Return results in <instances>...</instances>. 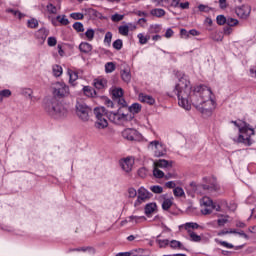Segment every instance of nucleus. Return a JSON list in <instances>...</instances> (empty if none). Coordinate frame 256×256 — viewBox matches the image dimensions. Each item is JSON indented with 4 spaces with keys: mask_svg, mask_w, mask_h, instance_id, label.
Wrapping results in <instances>:
<instances>
[{
    "mask_svg": "<svg viewBox=\"0 0 256 256\" xmlns=\"http://www.w3.org/2000/svg\"><path fill=\"white\" fill-rule=\"evenodd\" d=\"M202 187H203L204 195L209 191H217V185L215 184H212V185L202 184Z\"/></svg>",
    "mask_w": 256,
    "mask_h": 256,
    "instance_id": "nucleus-32",
    "label": "nucleus"
},
{
    "mask_svg": "<svg viewBox=\"0 0 256 256\" xmlns=\"http://www.w3.org/2000/svg\"><path fill=\"white\" fill-rule=\"evenodd\" d=\"M115 69H116L115 63L107 62L105 64V71H106V73H113V71H115Z\"/></svg>",
    "mask_w": 256,
    "mask_h": 256,
    "instance_id": "nucleus-39",
    "label": "nucleus"
},
{
    "mask_svg": "<svg viewBox=\"0 0 256 256\" xmlns=\"http://www.w3.org/2000/svg\"><path fill=\"white\" fill-rule=\"evenodd\" d=\"M173 35H174L173 29L168 28L165 32L164 37H166V39H171V37H173Z\"/></svg>",
    "mask_w": 256,
    "mask_h": 256,
    "instance_id": "nucleus-63",
    "label": "nucleus"
},
{
    "mask_svg": "<svg viewBox=\"0 0 256 256\" xmlns=\"http://www.w3.org/2000/svg\"><path fill=\"white\" fill-rule=\"evenodd\" d=\"M129 199H135L137 197V190L135 188H128Z\"/></svg>",
    "mask_w": 256,
    "mask_h": 256,
    "instance_id": "nucleus-52",
    "label": "nucleus"
},
{
    "mask_svg": "<svg viewBox=\"0 0 256 256\" xmlns=\"http://www.w3.org/2000/svg\"><path fill=\"white\" fill-rule=\"evenodd\" d=\"M186 192L190 197H195V195H204L203 192V184H197L195 182H191L186 187Z\"/></svg>",
    "mask_w": 256,
    "mask_h": 256,
    "instance_id": "nucleus-10",
    "label": "nucleus"
},
{
    "mask_svg": "<svg viewBox=\"0 0 256 256\" xmlns=\"http://www.w3.org/2000/svg\"><path fill=\"white\" fill-rule=\"evenodd\" d=\"M211 90H204L202 94H204L205 100L202 104V109H198L204 117H211L213 114V110L215 109V101L211 99Z\"/></svg>",
    "mask_w": 256,
    "mask_h": 256,
    "instance_id": "nucleus-5",
    "label": "nucleus"
},
{
    "mask_svg": "<svg viewBox=\"0 0 256 256\" xmlns=\"http://www.w3.org/2000/svg\"><path fill=\"white\" fill-rule=\"evenodd\" d=\"M48 47H55V45H57V38L51 36V37H48Z\"/></svg>",
    "mask_w": 256,
    "mask_h": 256,
    "instance_id": "nucleus-56",
    "label": "nucleus"
},
{
    "mask_svg": "<svg viewBox=\"0 0 256 256\" xmlns=\"http://www.w3.org/2000/svg\"><path fill=\"white\" fill-rule=\"evenodd\" d=\"M144 213L146 217H150L151 215H153V213H157V203L150 202L146 204L144 207Z\"/></svg>",
    "mask_w": 256,
    "mask_h": 256,
    "instance_id": "nucleus-13",
    "label": "nucleus"
},
{
    "mask_svg": "<svg viewBox=\"0 0 256 256\" xmlns=\"http://www.w3.org/2000/svg\"><path fill=\"white\" fill-rule=\"evenodd\" d=\"M149 146L152 147L155 157H163L167 155V148L161 142L155 140L149 143Z\"/></svg>",
    "mask_w": 256,
    "mask_h": 256,
    "instance_id": "nucleus-9",
    "label": "nucleus"
},
{
    "mask_svg": "<svg viewBox=\"0 0 256 256\" xmlns=\"http://www.w3.org/2000/svg\"><path fill=\"white\" fill-rule=\"evenodd\" d=\"M113 39V33L107 32L104 37V43L111 45V41Z\"/></svg>",
    "mask_w": 256,
    "mask_h": 256,
    "instance_id": "nucleus-51",
    "label": "nucleus"
},
{
    "mask_svg": "<svg viewBox=\"0 0 256 256\" xmlns=\"http://www.w3.org/2000/svg\"><path fill=\"white\" fill-rule=\"evenodd\" d=\"M94 87H95V89H98L99 91L105 89V87H107V80H105V79H95L94 80Z\"/></svg>",
    "mask_w": 256,
    "mask_h": 256,
    "instance_id": "nucleus-23",
    "label": "nucleus"
},
{
    "mask_svg": "<svg viewBox=\"0 0 256 256\" xmlns=\"http://www.w3.org/2000/svg\"><path fill=\"white\" fill-rule=\"evenodd\" d=\"M118 99V105H122V107H120V109H125V107H127V102L125 101V99L122 97L117 98Z\"/></svg>",
    "mask_w": 256,
    "mask_h": 256,
    "instance_id": "nucleus-62",
    "label": "nucleus"
},
{
    "mask_svg": "<svg viewBox=\"0 0 256 256\" xmlns=\"http://www.w3.org/2000/svg\"><path fill=\"white\" fill-rule=\"evenodd\" d=\"M150 13L153 15V17H164L165 15V11L161 8L152 9Z\"/></svg>",
    "mask_w": 256,
    "mask_h": 256,
    "instance_id": "nucleus-28",
    "label": "nucleus"
},
{
    "mask_svg": "<svg viewBox=\"0 0 256 256\" xmlns=\"http://www.w3.org/2000/svg\"><path fill=\"white\" fill-rule=\"evenodd\" d=\"M79 51L80 53H84V55H89L93 51V45L88 42H81L79 44Z\"/></svg>",
    "mask_w": 256,
    "mask_h": 256,
    "instance_id": "nucleus-17",
    "label": "nucleus"
},
{
    "mask_svg": "<svg viewBox=\"0 0 256 256\" xmlns=\"http://www.w3.org/2000/svg\"><path fill=\"white\" fill-rule=\"evenodd\" d=\"M216 23L218 25H225V23H227V18L224 15H218L216 17Z\"/></svg>",
    "mask_w": 256,
    "mask_h": 256,
    "instance_id": "nucleus-48",
    "label": "nucleus"
},
{
    "mask_svg": "<svg viewBox=\"0 0 256 256\" xmlns=\"http://www.w3.org/2000/svg\"><path fill=\"white\" fill-rule=\"evenodd\" d=\"M71 19H74V21H81L85 19V15L81 12H74L70 14Z\"/></svg>",
    "mask_w": 256,
    "mask_h": 256,
    "instance_id": "nucleus-33",
    "label": "nucleus"
},
{
    "mask_svg": "<svg viewBox=\"0 0 256 256\" xmlns=\"http://www.w3.org/2000/svg\"><path fill=\"white\" fill-rule=\"evenodd\" d=\"M85 36L86 38L88 39V41H93V39H95V30L93 29H88L86 32H85Z\"/></svg>",
    "mask_w": 256,
    "mask_h": 256,
    "instance_id": "nucleus-43",
    "label": "nucleus"
},
{
    "mask_svg": "<svg viewBox=\"0 0 256 256\" xmlns=\"http://www.w3.org/2000/svg\"><path fill=\"white\" fill-rule=\"evenodd\" d=\"M236 15L240 17V19H247V17L251 15V6L242 5L236 8Z\"/></svg>",
    "mask_w": 256,
    "mask_h": 256,
    "instance_id": "nucleus-12",
    "label": "nucleus"
},
{
    "mask_svg": "<svg viewBox=\"0 0 256 256\" xmlns=\"http://www.w3.org/2000/svg\"><path fill=\"white\" fill-rule=\"evenodd\" d=\"M138 99L141 103H147V105H155V98L151 95L140 93Z\"/></svg>",
    "mask_w": 256,
    "mask_h": 256,
    "instance_id": "nucleus-14",
    "label": "nucleus"
},
{
    "mask_svg": "<svg viewBox=\"0 0 256 256\" xmlns=\"http://www.w3.org/2000/svg\"><path fill=\"white\" fill-rule=\"evenodd\" d=\"M53 95L55 98L58 97V99L69 97V86L64 82H57L53 87Z\"/></svg>",
    "mask_w": 256,
    "mask_h": 256,
    "instance_id": "nucleus-6",
    "label": "nucleus"
},
{
    "mask_svg": "<svg viewBox=\"0 0 256 256\" xmlns=\"http://www.w3.org/2000/svg\"><path fill=\"white\" fill-rule=\"evenodd\" d=\"M112 95H113V97H115V99H119V98L123 97V89L115 88L112 91Z\"/></svg>",
    "mask_w": 256,
    "mask_h": 256,
    "instance_id": "nucleus-42",
    "label": "nucleus"
},
{
    "mask_svg": "<svg viewBox=\"0 0 256 256\" xmlns=\"http://www.w3.org/2000/svg\"><path fill=\"white\" fill-rule=\"evenodd\" d=\"M156 167H161L164 169H169L173 167V162H169L165 159H161L158 162H156Z\"/></svg>",
    "mask_w": 256,
    "mask_h": 256,
    "instance_id": "nucleus-24",
    "label": "nucleus"
},
{
    "mask_svg": "<svg viewBox=\"0 0 256 256\" xmlns=\"http://www.w3.org/2000/svg\"><path fill=\"white\" fill-rule=\"evenodd\" d=\"M28 27L30 29H36V27H39V22L37 21V19L32 18L28 20Z\"/></svg>",
    "mask_w": 256,
    "mask_h": 256,
    "instance_id": "nucleus-45",
    "label": "nucleus"
},
{
    "mask_svg": "<svg viewBox=\"0 0 256 256\" xmlns=\"http://www.w3.org/2000/svg\"><path fill=\"white\" fill-rule=\"evenodd\" d=\"M170 247L172 249H185V247H183V244L177 240H172L170 242Z\"/></svg>",
    "mask_w": 256,
    "mask_h": 256,
    "instance_id": "nucleus-37",
    "label": "nucleus"
},
{
    "mask_svg": "<svg viewBox=\"0 0 256 256\" xmlns=\"http://www.w3.org/2000/svg\"><path fill=\"white\" fill-rule=\"evenodd\" d=\"M213 204H214L213 200L207 196H204L201 199V205H204V207H212Z\"/></svg>",
    "mask_w": 256,
    "mask_h": 256,
    "instance_id": "nucleus-31",
    "label": "nucleus"
},
{
    "mask_svg": "<svg viewBox=\"0 0 256 256\" xmlns=\"http://www.w3.org/2000/svg\"><path fill=\"white\" fill-rule=\"evenodd\" d=\"M112 47L116 49V51H121L123 49V40L117 39L113 42Z\"/></svg>",
    "mask_w": 256,
    "mask_h": 256,
    "instance_id": "nucleus-36",
    "label": "nucleus"
},
{
    "mask_svg": "<svg viewBox=\"0 0 256 256\" xmlns=\"http://www.w3.org/2000/svg\"><path fill=\"white\" fill-rule=\"evenodd\" d=\"M67 74L69 75V83H71V85H75V84H73V82H75L79 79V74H77V72H75L69 68L67 70Z\"/></svg>",
    "mask_w": 256,
    "mask_h": 256,
    "instance_id": "nucleus-25",
    "label": "nucleus"
},
{
    "mask_svg": "<svg viewBox=\"0 0 256 256\" xmlns=\"http://www.w3.org/2000/svg\"><path fill=\"white\" fill-rule=\"evenodd\" d=\"M122 136L128 141H137L139 139V132L135 129L127 128L122 132Z\"/></svg>",
    "mask_w": 256,
    "mask_h": 256,
    "instance_id": "nucleus-11",
    "label": "nucleus"
},
{
    "mask_svg": "<svg viewBox=\"0 0 256 256\" xmlns=\"http://www.w3.org/2000/svg\"><path fill=\"white\" fill-rule=\"evenodd\" d=\"M153 175L156 179H163L165 177V173L158 168H154Z\"/></svg>",
    "mask_w": 256,
    "mask_h": 256,
    "instance_id": "nucleus-44",
    "label": "nucleus"
},
{
    "mask_svg": "<svg viewBox=\"0 0 256 256\" xmlns=\"http://www.w3.org/2000/svg\"><path fill=\"white\" fill-rule=\"evenodd\" d=\"M10 95H11V90H9V89L1 90L0 91V103L3 102V99L9 98Z\"/></svg>",
    "mask_w": 256,
    "mask_h": 256,
    "instance_id": "nucleus-34",
    "label": "nucleus"
},
{
    "mask_svg": "<svg viewBox=\"0 0 256 256\" xmlns=\"http://www.w3.org/2000/svg\"><path fill=\"white\" fill-rule=\"evenodd\" d=\"M235 127L239 129L240 135H239V141L240 143H244V145H251V136L255 135V130L251 127H249V124L245 121L239 120L237 121H231Z\"/></svg>",
    "mask_w": 256,
    "mask_h": 256,
    "instance_id": "nucleus-4",
    "label": "nucleus"
},
{
    "mask_svg": "<svg viewBox=\"0 0 256 256\" xmlns=\"http://www.w3.org/2000/svg\"><path fill=\"white\" fill-rule=\"evenodd\" d=\"M176 77L179 79V82L176 84L174 91L178 98L179 107L190 111L192 103L197 111L203 109V103L205 101L203 92L209 89L204 86H197L194 88L193 94L191 95V81L189 80V76L177 72Z\"/></svg>",
    "mask_w": 256,
    "mask_h": 256,
    "instance_id": "nucleus-1",
    "label": "nucleus"
},
{
    "mask_svg": "<svg viewBox=\"0 0 256 256\" xmlns=\"http://www.w3.org/2000/svg\"><path fill=\"white\" fill-rule=\"evenodd\" d=\"M219 227H224L226 223H229V216L217 220Z\"/></svg>",
    "mask_w": 256,
    "mask_h": 256,
    "instance_id": "nucleus-54",
    "label": "nucleus"
},
{
    "mask_svg": "<svg viewBox=\"0 0 256 256\" xmlns=\"http://www.w3.org/2000/svg\"><path fill=\"white\" fill-rule=\"evenodd\" d=\"M91 113V108L87 106L84 102L76 103V114L81 119V121H89V114Z\"/></svg>",
    "mask_w": 256,
    "mask_h": 256,
    "instance_id": "nucleus-7",
    "label": "nucleus"
},
{
    "mask_svg": "<svg viewBox=\"0 0 256 256\" xmlns=\"http://www.w3.org/2000/svg\"><path fill=\"white\" fill-rule=\"evenodd\" d=\"M199 227V224L195 222H189L185 224V229H197Z\"/></svg>",
    "mask_w": 256,
    "mask_h": 256,
    "instance_id": "nucleus-61",
    "label": "nucleus"
},
{
    "mask_svg": "<svg viewBox=\"0 0 256 256\" xmlns=\"http://www.w3.org/2000/svg\"><path fill=\"white\" fill-rule=\"evenodd\" d=\"M198 10L201 11V13H209V11H213V8L204 4H200L198 6Z\"/></svg>",
    "mask_w": 256,
    "mask_h": 256,
    "instance_id": "nucleus-47",
    "label": "nucleus"
},
{
    "mask_svg": "<svg viewBox=\"0 0 256 256\" xmlns=\"http://www.w3.org/2000/svg\"><path fill=\"white\" fill-rule=\"evenodd\" d=\"M226 24L228 25V27H235V25L239 24V20L228 17L226 18Z\"/></svg>",
    "mask_w": 256,
    "mask_h": 256,
    "instance_id": "nucleus-41",
    "label": "nucleus"
},
{
    "mask_svg": "<svg viewBox=\"0 0 256 256\" xmlns=\"http://www.w3.org/2000/svg\"><path fill=\"white\" fill-rule=\"evenodd\" d=\"M120 75L124 83H131V70L129 68L121 70Z\"/></svg>",
    "mask_w": 256,
    "mask_h": 256,
    "instance_id": "nucleus-20",
    "label": "nucleus"
},
{
    "mask_svg": "<svg viewBox=\"0 0 256 256\" xmlns=\"http://www.w3.org/2000/svg\"><path fill=\"white\" fill-rule=\"evenodd\" d=\"M216 241L222 247H226V249H235L236 251H239V249H243L245 247V245L234 246L233 244L228 243L227 241H219V240H216Z\"/></svg>",
    "mask_w": 256,
    "mask_h": 256,
    "instance_id": "nucleus-22",
    "label": "nucleus"
},
{
    "mask_svg": "<svg viewBox=\"0 0 256 256\" xmlns=\"http://www.w3.org/2000/svg\"><path fill=\"white\" fill-rule=\"evenodd\" d=\"M73 251H78V252H87V251H93V253H95V248L91 247V246H87V247H80V248H71L68 250L69 253L73 252Z\"/></svg>",
    "mask_w": 256,
    "mask_h": 256,
    "instance_id": "nucleus-27",
    "label": "nucleus"
},
{
    "mask_svg": "<svg viewBox=\"0 0 256 256\" xmlns=\"http://www.w3.org/2000/svg\"><path fill=\"white\" fill-rule=\"evenodd\" d=\"M120 165L123 171L129 173L133 169V160L126 158L120 162Z\"/></svg>",
    "mask_w": 256,
    "mask_h": 256,
    "instance_id": "nucleus-16",
    "label": "nucleus"
},
{
    "mask_svg": "<svg viewBox=\"0 0 256 256\" xmlns=\"http://www.w3.org/2000/svg\"><path fill=\"white\" fill-rule=\"evenodd\" d=\"M138 39H139V43L141 45H145L147 43V41H149V37L144 36L143 34H138Z\"/></svg>",
    "mask_w": 256,
    "mask_h": 256,
    "instance_id": "nucleus-53",
    "label": "nucleus"
},
{
    "mask_svg": "<svg viewBox=\"0 0 256 256\" xmlns=\"http://www.w3.org/2000/svg\"><path fill=\"white\" fill-rule=\"evenodd\" d=\"M72 27L77 31V33H83V31H85V27L81 22H75Z\"/></svg>",
    "mask_w": 256,
    "mask_h": 256,
    "instance_id": "nucleus-35",
    "label": "nucleus"
},
{
    "mask_svg": "<svg viewBox=\"0 0 256 256\" xmlns=\"http://www.w3.org/2000/svg\"><path fill=\"white\" fill-rule=\"evenodd\" d=\"M173 194L175 197H185V191L181 187H176L173 190Z\"/></svg>",
    "mask_w": 256,
    "mask_h": 256,
    "instance_id": "nucleus-38",
    "label": "nucleus"
},
{
    "mask_svg": "<svg viewBox=\"0 0 256 256\" xmlns=\"http://www.w3.org/2000/svg\"><path fill=\"white\" fill-rule=\"evenodd\" d=\"M36 39H39L40 41H45L47 37H49V30L46 28H40L36 33H35Z\"/></svg>",
    "mask_w": 256,
    "mask_h": 256,
    "instance_id": "nucleus-18",
    "label": "nucleus"
},
{
    "mask_svg": "<svg viewBox=\"0 0 256 256\" xmlns=\"http://www.w3.org/2000/svg\"><path fill=\"white\" fill-rule=\"evenodd\" d=\"M153 197V194L149 192L145 187H140L138 189V196L136 201L134 202V207H139V205H142V203H145V201H149Z\"/></svg>",
    "mask_w": 256,
    "mask_h": 256,
    "instance_id": "nucleus-8",
    "label": "nucleus"
},
{
    "mask_svg": "<svg viewBox=\"0 0 256 256\" xmlns=\"http://www.w3.org/2000/svg\"><path fill=\"white\" fill-rule=\"evenodd\" d=\"M156 243L159 245L161 249L167 247L169 245V241L167 239L161 240V239H156Z\"/></svg>",
    "mask_w": 256,
    "mask_h": 256,
    "instance_id": "nucleus-50",
    "label": "nucleus"
},
{
    "mask_svg": "<svg viewBox=\"0 0 256 256\" xmlns=\"http://www.w3.org/2000/svg\"><path fill=\"white\" fill-rule=\"evenodd\" d=\"M52 71L54 77H61L63 75V68L59 65H54Z\"/></svg>",
    "mask_w": 256,
    "mask_h": 256,
    "instance_id": "nucleus-29",
    "label": "nucleus"
},
{
    "mask_svg": "<svg viewBox=\"0 0 256 256\" xmlns=\"http://www.w3.org/2000/svg\"><path fill=\"white\" fill-rule=\"evenodd\" d=\"M124 111H126V113H131V115L135 117V114L141 113V104L134 103L130 107H124Z\"/></svg>",
    "mask_w": 256,
    "mask_h": 256,
    "instance_id": "nucleus-15",
    "label": "nucleus"
},
{
    "mask_svg": "<svg viewBox=\"0 0 256 256\" xmlns=\"http://www.w3.org/2000/svg\"><path fill=\"white\" fill-rule=\"evenodd\" d=\"M94 115L96 117V121L94 127L96 129H107L109 127V121L114 123L115 125H124V123H129V121H133L134 116L131 112H126L125 108H119L116 112L107 111L105 107H96L94 109Z\"/></svg>",
    "mask_w": 256,
    "mask_h": 256,
    "instance_id": "nucleus-2",
    "label": "nucleus"
},
{
    "mask_svg": "<svg viewBox=\"0 0 256 256\" xmlns=\"http://www.w3.org/2000/svg\"><path fill=\"white\" fill-rule=\"evenodd\" d=\"M161 199H164L162 202L163 211H169L173 206V198H165V195H162Z\"/></svg>",
    "mask_w": 256,
    "mask_h": 256,
    "instance_id": "nucleus-21",
    "label": "nucleus"
},
{
    "mask_svg": "<svg viewBox=\"0 0 256 256\" xmlns=\"http://www.w3.org/2000/svg\"><path fill=\"white\" fill-rule=\"evenodd\" d=\"M44 109L50 117H54V119H59L60 117H65L67 115V110L57 98L52 97L45 101Z\"/></svg>",
    "mask_w": 256,
    "mask_h": 256,
    "instance_id": "nucleus-3",
    "label": "nucleus"
},
{
    "mask_svg": "<svg viewBox=\"0 0 256 256\" xmlns=\"http://www.w3.org/2000/svg\"><path fill=\"white\" fill-rule=\"evenodd\" d=\"M102 99H103L104 105H106V107H110V109H115V103L113 101H111V99H109L108 97H105V96H103Z\"/></svg>",
    "mask_w": 256,
    "mask_h": 256,
    "instance_id": "nucleus-40",
    "label": "nucleus"
},
{
    "mask_svg": "<svg viewBox=\"0 0 256 256\" xmlns=\"http://www.w3.org/2000/svg\"><path fill=\"white\" fill-rule=\"evenodd\" d=\"M150 191H152V193H156L159 195L163 193V187L159 185L150 186Z\"/></svg>",
    "mask_w": 256,
    "mask_h": 256,
    "instance_id": "nucleus-46",
    "label": "nucleus"
},
{
    "mask_svg": "<svg viewBox=\"0 0 256 256\" xmlns=\"http://www.w3.org/2000/svg\"><path fill=\"white\" fill-rule=\"evenodd\" d=\"M6 12L11 13L14 17H18V19H21V12H19V10L7 9Z\"/></svg>",
    "mask_w": 256,
    "mask_h": 256,
    "instance_id": "nucleus-59",
    "label": "nucleus"
},
{
    "mask_svg": "<svg viewBox=\"0 0 256 256\" xmlns=\"http://www.w3.org/2000/svg\"><path fill=\"white\" fill-rule=\"evenodd\" d=\"M138 176L141 177L142 179H145V177H147V168L142 167L138 169Z\"/></svg>",
    "mask_w": 256,
    "mask_h": 256,
    "instance_id": "nucleus-55",
    "label": "nucleus"
},
{
    "mask_svg": "<svg viewBox=\"0 0 256 256\" xmlns=\"http://www.w3.org/2000/svg\"><path fill=\"white\" fill-rule=\"evenodd\" d=\"M23 95L29 97V99H33V90L30 88H26L23 90Z\"/></svg>",
    "mask_w": 256,
    "mask_h": 256,
    "instance_id": "nucleus-60",
    "label": "nucleus"
},
{
    "mask_svg": "<svg viewBox=\"0 0 256 256\" xmlns=\"http://www.w3.org/2000/svg\"><path fill=\"white\" fill-rule=\"evenodd\" d=\"M176 185L174 181H169L165 183V187H167L168 189H175Z\"/></svg>",
    "mask_w": 256,
    "mask_h": 256,
    "instance_id": "nucleus-64",
    "label": "nucleus"
},
{
    "mask_svg": "<svg viewBox=\"0 0 256 256\" xmlns=\"http://www.w3.org/2000/svg\"><path fill=\"white\" fill-rule=\"evenodd\" d=\"M125 16L124 15H121V14H114V15H112V21L114 22V23H119V21H123V18H124Z\"/></svg>",
    "mask_w": 256,
    "mask_h": 256,
    "instance_id": "nucleus-57",
    "label": "nucleus"
},
{
    "mask_svg": "<svg viewBox=\"0 0 256 256\" xmlns=\"http://www.w3.org/2000/svg\"><path fill=\"white\" fill-rule=\"evenodd\" d=\"M189 233V237H190V241H192L193 243H201V236H199L197 233L188 230Z\"/></svg>",
    "mask_w": 256,
    "mask_h": 256,
    "instance_id": "nucleus-26",
    "label": "nucleus"
},
{
    "mask_svg": "<svg viewBox=\"0 0 256 256\" xmlns=\"http://www.w3.org/2000/svg\"><path fill=\"white\" fill-rule=\"evenodd\" d=\"M83 93L86 97H91V98L99 97V95L97 94V91H95V89H93L91 86H84Z\"/></svg>",
    "mask_w": 256,
    "mask_h": 256,
    "instance_id": "nucleus-19",
    "label": "nucleus"
},
{
    "mask_svg": "<svg viewBox=\"0 0 256 256\" xmlns=\"http://www.w3.org/2000/svg\"><path fill=\"white\" fill-rule=\"evenodd\" d=\"M47 11H48V13H51L52 15H56L57 7L53 6V4H48Z\"/></svg>",
    "mask_w": 256,
    "mask_h": 256,
    "instance_id": "nucleus-58",
    "label": "nucleus"
},
{
    "mask_svg": "<svg viewBox=\"0 0 256 256\" xmlns=\"http://www.w3.org/2000/svg\"><path fill=\"white\" fill-rule=\"evenodd\" d=\"M56 21L61 23V25H69V19H67L65 15H63L62 18L61 16H57Z\"/></svg>",
    "mask_w": 256,
    "mask_h": 256,
    "instance_id": "nucleus-49",
    "label": "nucleus"
},
{
    "mask_svg": "<svg viewBox=\"0 0 256 256\" xmlns=\"http://www.w3.org/2000/svg\"><path fill=\"white\" fill-rule=\"evenodd\" d=\"M118 33L120 35H123L124 37H127L129 35V26L128 25L119 26Z\"/></svg>",
    "mask_w": 256,
    "mask_h": 256,
    "instance_id": "nucleus-30",
    "label": "nucleus"
}]
</instances>
